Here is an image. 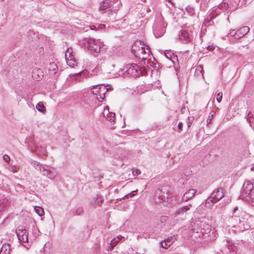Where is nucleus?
<instances>
[{"label": "nucleus", "instance_id": "1", "mask_svg": "<svg viewBox=\"0 0 254 254\" xmlns=\"http://www.w3.org/2000/svg\"><path fill=\"white\" fill-rule=\"evenodd\" d=\"M131 52L135 57L146 60L150 52L148 46L140 41H136L131 47Z\"/></svg>", "mask_w": 254, "mask_h": 254}, {"label": "nucleus", "instance_id": "2", "mask_svg": "<svg viewBox=\"0 0 254 254\" xmlns=\"http://www.w3.org/2000/svg\"><path fill=\"white\" fill-rule=\"evenodd\" d=\"M243 198L249 202L254 203V183L246 181L243 187L241 194Z\"/></svg>", "mask_w": 254, "mask_h": 254}, {"label": "nucleus", "instance_id": "3", "mask_svg": "<svg viewBox=\"0 0 254 254\" xmlns=\"http://www.w3.org/2000/svg\"><path fill=\"white\" fill-rule=\"evenodd\" d=\"M239 212L241 221L239 222L238 231L242 232L250 228L253 216L242 208H239Z\"/></svg>", "mask_w": 254, "mask_h": 254}, {"label": "nucleus", "instance_id": "4", "mask_svg": "<svg viewBox=\"0 0 254 254\" xmlns=\"http://www.w3.org/2000/svg\"><path fill=\"white\" fill-rule=\"evenodd\" d=\"M233 216L229 217L228 219V225L229 227H232L235 229L234 230L235 233L240 232L238 231V226L239 222L241 221V218L239 212V208L238 206L235 207L233 210Z\"/></svg>", "mask_w": 254, "mask_h": 254}, {"label": "nucleus", "instance_id": "5", "mask_svg": "<svg viewBox=\"0 0 254 254\" xmlns=\"http://www.w3.org/2000/svg\"><path fill=\"white\" fill-rule=\"evenodd\" d=\"M85 44L87 45V49L92 55H95L100 52L101 43L98 41L91 38H85Z\"/></svg>", "mask_w": 254, "mask_h": 254}, {"label": "nucleus", "instance_id": "6", "mask_svg": "<svg viewBox=\"0 0 254 254\" xmlns=\"http://www.w3.org/2000/svg\"><path fill=\"white\" fill-rule=\"evenodd\" d=\"M127 72L133 77H136L139 76L140 75L147 73L145 67H139V66L135 64L127 65Z\"/></svg>", "mask_w": 254, "mask_h": 254}, {"label": "nucleus", "instance_id": "7", "mask_svg": "<svg viewBox=\"0 0 254 254\" xmlns=\"http://www.w3.org/2000/svg\"><path fill=\"white\" fill-rule=\"evenodd\" d=\"M105 118L107 121H108L110 125H108V126L111 128H114L115 127V113L113 112H110L108 107H106L104 108V110L102 113V115L100 116V119L103 121V119Z\"/></svg>", "mask_w": 254, "mask_h": 254}, {"label": "nucleus", "instance_id": "8", "mask_svg": "<svg viewBox=\"0 0 254 254\" xmlns=\"http://www.w3.org/2000/svg\"><path fill=\"white\" fill-rule=\"evenodd\" d=\"M224 196L223 189L221 187L215 189L211 193L210 196L206 199V203H209L212 202L214 203L222 198Z\"/></svg>", "mask_w": 254, "mask_h": 254}, {"label": "nucleus", "instance_id": "9", "mask_svg": "<svg viewBox=\"0 0 254 254\" xmlns=\"http://www.w3.org/2000/svg\"><path fill=\"white\" fill-rule=\"evenodd\" d=\"M16 233L19 241L23 243V246L28 248L29 245H24V243H28V233L24 226H20L16 230Z\"/></svg>", "mask_w": 254, "mask_h": 254}, {"label": "nucleus", "instance_id": "10", "mask_svg": "<svg viewBox=\"0 0 254 254\" xmlns=\"http://www.w3.org/2000/svg\"><path fill=\"white\" fill-rule=\"evenodd\" d=\"M40 173L50 179H55L58 175V172L54 167L44 165Z\"/></svg>", "mask_w": 254, "mask_h": 254}, {"label": "nucleus", "instance_id": "11", "mask_svg": "<svg viewBox=\"0 0 254 254\" xmlns=\"http://www.w3.org/2000/svg\"><path fill=\"white\" fill-rule=\"evenodd\" d=\"M65 59L67 64L69 66L72 67L77 64V62L74 58L73 54V50L71 48H68L65 52Z\"/></svg>", "mask_w": 254, "mask_h": 254}, {"label": "nucleus", "instance_id": "12", "mask_svg": "<svg viewBox=\"0 0 254 254\" xmlns=\"http://www.w3.org/2000/svg\"><path fill=\"white\" fill-rule=\"evenodd\" d=\"M217 13L216 11H212L209 14H208L206 17L204 21L203 22L201 30L202 31H206V27H208L209 26H212L214 24L213 21H212L213 19L215 17V16L217 15Z\"/></svg>", "mask_w": 254, "mask_h": 254}, {"label": "nucleus", "instance_id": "13", "mask_svg": "<svg viewBox=\"0 0 254 254\" xmlns=\"http://www.w3.org/2000/svg\"><path fill=\"white\" fill-rule=\"evenodd\" d=\"M176 39L182 43H188L192 41V37L189 33H178Z\"/></svg>", "mask_w": 254, "mask_h": 254}, {"label": "nucleus", "instance_id": "14", "mask_svg": "<svg viewBox=\"0 0 254 254\" xmlns=\"http://www.w3.org/2000/svg\"><path fill=\"white\" fill-rule=\"evenodd\" d=\"M155 25H157V27L155 30L160 32L165 31L167 25V23L165 22L163 17L161 15L157 18Z\"/></svg>", "mask_w": 254, "mask_h": 254}, {"label": "nucleus", "instance_id": "15", "mask_svg": "<svg viewBox=\"0 0 254 254\" xmlns=\"http://www.w3.org/2000/svg\"><path fill=\"white\" fill-rule=\"evenodd\" d=\"M98 91L99 92V97L97 96V100L99 102H102L105 99V94L108 91V88L103 84H98Z\"/></svg>", "mask_w": 254, "mask_h": 254}, {"label": "nucleus", "instance_id": "16", "mask_svg": "<svg viewBox=\"0 0 254 254\" xmlns=\"http://www.w3.org/2000/svg\"><path fill=\"white\" fill-rule=\"evenodd\" d=\"M115 0H104L100 3L99 10H104L109 7H111L112 3L115 2Z\"/></svg>", "mask_w": 254, "mask_h": 254}, {"label": "nucleus", "instance_id": "17", "mask_svg": "<svg viewBox=\"0 0 254 254\" xmlns=\"http://www.w3.org/2000/svg\"><path fill=\"white\" fill-rule=\"evenodd\" d=\"M196 192V190L194 189H190L184 194L182 197L183 200L187 201L189 199H191Z\"/></svg>", "mask_w": 254, "mask_h": 254}, {"label": "nucleus", "instance_id": "18", "mask_svg": "<svg viewBox=\"0 0 254 254\" xmlns=\"http://www.w3.org/2000/svg\"><path fill=\"white\" fill-rule=\"evenodd\" d=\"M239 145L244 149H247L249 147L250 143L247 138L245 136H241L238 140Z\"/></svg>", "mask_w": 254, "mask_h": 254}, {"label": "nucleus", "instance_id": "19", "mask_svg": "<svg viewBox=\"0 0 254 254\" xmlns=\"http://www.w3.org/2000/svg\"><path fill=\"white\" fill-rule=\"evenodd\" d=\"M105 28L104 24H98L97 26L96 25H90L87 26L85 27V32H87L89 30H102Z\"/></svg>", "mask_w": 254, "mask_h": 254}, {"label": "nucleus", "instance_id": "20", "mask_svg": "<svg viewBox=\"0 0 254 254\" xmlns=\"http://www.w3.org/2000/svg\"><path fill=\"white\" fill-rule=\"evenodd\" d=\"M164 55L166 58L171 60L172 63L174 62V60H178L177 56L175 55L171 50H166L164 52Z\"/></svg>", "mask_w": 254, "mask_h": 254}, {"label": "nucleus", "instance_id": "21", "mask_svg": "<svg viewBox=\"0 0 254 254\" xmlns=\"http://www.w3.org/2000/svg\"><path fill=\"white\" fill-rule=\"evenodd\" d=\"M58 70L57 64L55 63H51L49 66V71L50 74L55 75Z\"/></svg>", "mask_w": 254, "mask_h": 254}, {"label": "nucleus", "instance_id": "22", "mask_svg": "<svg viewBox=\"0 0 254 254\" xmlns=\"http://www.w3.org/2000/svg\"><path fill=\"white\" fill-rule=\"evenodd\" d=\"M82 74L83 76L85 77H92L97 74V72L96 70H92L91 72H89L86 70L82 71Z\"/></svg>", "mask_w": 254, "mask_h": 254}, {"label": "nucleus", "instance_id": "23", "mask_svg": "<svg viewBox=\"0 0 254 254\" xmlns=\"http://www.w3.org/2000/svg\"><path fill=\"white\" fill-rule=\"evenodd\" d=\"M202 71H203L202 66L201 65H199L197 66V67L195 69V71L194 75L195 76H197L198 77H200L203 78V74Z\"/></svg>", "mask_w": 254, "mask_h": 254}, {"label": "nucleus", "instance_id": "24", "mask_svg": "<svg viewBox=\"0 0 254 254\" xmlns=\"http://www.w3.org/2000/svg\"><path fill=\"white\" fill-rule=\"evenodd\" d=\"M41 76H43L42 71L41 69H35L32 72V76L35 79H37L40 77Z\"/></svg>", "mask_w": 254, "mask_h": 254}, {"label": "nucleus", "instance_id": "25", "mask_svg": "<svg viewBox=\"0 0 254 254\" xmlns=\"http://www.w3.org/2000/svg\"><path fill=\"white\" fill-rule=\"evenodd\" d=\"M91 92L94 96V98L97 99V96L99 97V92L98 91V85L93 86L90 88Z\"/></svg>", "mask_w": 254, "mask_h": 254}, {"label": "nucleus", "instance_id": "26", "mask_svg": "<svg viewBox=\"0 0 254 254\" xmlns=\"http://www.w3.org/2000/svg\"><path fill=\"white\" fill-rule=\"evenodd\" d=\"M190 209L188 206H184L181 208H179L176 211V214L177 215L184 214L186 211Z\"/></svg>", "mask_w": 254, "mask_h": 254}, {"label": "nucleus", "instance_id": "27", "mask_svg": "<svg viewBox=\"0 0 254 254\" xmlns=\"http://www.w3.org/2000/svg\"><path fill=\"white\" fill-rule=\"evenodd\" d=\"M31 164L36 170L39 171L40 172L41 171L44 165L36 161H32L31 162Z\"/></svg>", "mask_w": 254, "mask_h": 254}, {"label": "nucleus", "instance_id": "28", "mask_svg": "<svg viewBox=\"0 0 254 254\" xmlns=\"http://www.w3.org/2000/svg\"><path fill=\"white\" fill-rule=\"evenodd\" d=\"M119 241L117 239V238H114L111 241L110 243V246H109L107 249L108 251L111 250L114 248L115 246H116Z\"/></svg>", "mask_w": 254, "mask_h": 254}, {"label": "nucleus", "instance_id": "29", "mask_svg": "<svg viewBox=\"0 0 254 254\" xmlns=\"http://www.w3.org/2000/svg\"><path fill=\"white\" fill-rule=\"evenodd\" d=\"M36 108L37 110H38L40 112L44 113L46 110L45 107L44 106L42 103L39 102L38 103L36 106Z\"/></svg>", "mask_w": 254, "mask_h": 254}, {"label": "nucleus", "instance_id": "30", "mask_svg": "<svg viewBox=\"0 0 254 254\" xmlns=\"http://www.w3.org/2000/svg\"><path fill=\"white\" fill-rule=\"evenodd\" d=\"M103 202L102 197L100 196H97L96 200L91 202V203L93 205H100Z\"/></svg>", "mask_w": 254, "mask_h": 254}, {"label": "nucleus", "instance_id": "31", "mask_svg": "<svg viewBox=\"0 0 254 254\" xmlns=\"http://www.w3.org/2000/svg\"><path fill=\"white\" fill-rule=\"evenodd\" d=\"M34 209L36 212L40 216H42L44 215V209L39 206H35L34 207Z\"/></svg>", "mask_w": 254, "mask_h": 254}, {"label": "nucleus", "instance_id": "32", "mask_svg": "<svg viewBox=\"0 0 254 254\" xmlns=\"http://www.w3.org/2000/svg\"><path fill=\"white\" fill-rule=\"evenodd\" d=\"M160 247L165 249H167L170 246V243H166L164 240L160 242Z\"/></svg>", "mask_w": 254, "mask_h": 254}, {"label": "nucleus", "instance_id": "33", "mask_svg": "<svg viewBox=\"0 0 254 254\" xmlns=\"http://www.w3.org/2000/svg\"><path fill=\"white\" fill-rule=\"evenodd\" d=\"M234 39H239L245 36L243 33H235L233 35H231Z\"/></svg>", "mask_w": 254, "mask_h": 254}, {"label": "nucleus", "instance_id": "34", "mask_svg": "<svg viewBox=\"0 0 254 254\" xmlns=\"http://www.w3.org/2000/svg\"><path fill=\"white\" fill-rule=\"evenodd\" d=\"M215 115V112L214 111H211L210 113V115L207 121V124H209L211 123L212 119H213L214 116Z\"/></svg>", "mask_w": 254, "mask_h": 254}, {"label": "nucleus", "instance_id": "35", "mask_svg": "<svg viewBox=\"0 0 254 254\" xmlns=\"http://www.w3.org/2000/svg\"><path fill=\"white\" fill-rule=\"evenodd\" d=\"M84 212V210L82 207H78L75 210V214L77 215H82Z\"/></svg>", "mask_w": 254, "mask_h": 254}, {"label": "nucleus", "instance_id": "36", "mask_svg": "<svg viewBox=\"0 0 254 254\" xmlns=\"http://www.w3.org/2000/svg\"><path fill=\"white\" fill-rule=\"evenodd\" d=\"M250 28L248 26H243L241 27L238 31L239 32H249L250 31Z\"/></svg>", "mask_w": 254, "mask_h": 254}, {"label": "nucleus", "instance_id": "37", "mask_svg": "<svg viewBox=\"0 0 254 254\" xmlns=\"http://www.w3.org/2000/svg\"><path fill=\"white\" fill-rule=\"evenodd\" d=\"M137 190L132 191L130 193H129V194L126 195L125 196V197L126 198H128L129 197H131L132 196H133L134 195H135V194L137 193Z\"/></svg>", "mask_w": 254, "mask_h": 254}, {"label": "nucleus", "instance_id": "38", "mask_svg": "<svg viewBox=\"0 0 254 254\" xmlns=\"http://www.w3.org/2000/svg\"><path fill=\"white\" fill-rule=\"evenodd\" d=\"M223 94L222 92H219L217 95L216 100L218 102L220 103L222 99Z\"/></svg>", "mask_w": 254, "mask_h": 254}, {"label": "nucleus", "instance_id": "39", "mask_svg": "<svg viewBox=\"0 0 254 254\" xmlns=\"http://www.w3.org/2000/svg\"><path fill=\"white\" fill-rule=\"evenodd\" d=\"M166 243L169 242L170 243V246L173 244L174 242V239L172 237H169L167 239H164Z\"/></svg>", "mask_w": 254, "mask_h": 254}, {"label": "nucleus", "instance_id": "40", "mask_svg": "<svg viewBox=\"0 0 254 254\" xmlns=\"http://www.w3.org/2000/svg\"><path fill=\"white\" fill-rule=\"evenodd\" d=\"M141 173L140 171L138 169H134L132 170V174L134 176H138Z\"/></svg>", "mask_w": 254, "mask_h": 254}, {"label": "nucleus", "instance_id": "41", "mask_svg": "<svg viewBox=\"0 0 254 254\" xmlns=\"http://www.w3.org/2000/svg\"><path fill=\"white\" fill-rule=\"evenodd\" d=\"M187 10L191 15H192L194 13V9L192 8H187Z\"/></svg>", "mask_w": 254, "mask_h": 254}, {"label": "nucleus", "instance_id": "42", "mask_svg": "<svg viewBox=\"0 0 254 254\" xmlns=\"http://www.w3.org/2000/svg\"><path fill=\"white\" fill-rule=\"evenodd\" d=\"M3 159L6 162H8L10 161V157L6 154L3 156Z\"/></svg>", "mask_w": 254, "mask_h": 254}, {"label": "nucleus", "instance_id": "43", "mask_svg": "<svg viewBox=\"0 0 254 254\" xmlns=\"http://www.w3.org/2000/svg\"><path fill=\"white\" fill-rule=\"evenodd\" d=\"M154 35L157 38H158L159 37H161L163 35L162 33H158V32L154 33Z\"/></svg>", "mask_w": 254, "mask_h": 254}, {"label": "nucleus", "instance_id": "44", "mask_svg": "<svg viewBox=\"0 0 254 254\" xmlns=\"http://www.w3.org/2000/svg\"><path fill=\"white\" fill-rule=\"evenodd\" d=\"M207 49L209 51H212L214 49V47H213V46L212 45H210V46H208L207 47Z\"/></svg>", "mask_w": 254, "mask_h": 254}, {"label": "nucleus", "instance_id": "45", "mask_svg": "<svg viewBox=\"0 0 254 254\" xmlns=\"http://www.w3.org/2000/svg\"><path fill=\"white\" fill-rule=\"evenodd\" d=\"M117 239L120 241H125V238L124 237H122L121 236H118L117 237Z\"/></svg>", "mask_w": 254, "mask_h": 254}, {"label": "nucleus", "instance_id": "46", "mask_svg": "<svg viewBox=\"0 0 254 254\" xmlns=\"http://www.w3.org/2000/svg\"><path fill=\"white\" fill-rule=\"evenodd\" d=\"M11 170L14 173L17 172L16 168L15 166L12 167Z\"/></svg>", "mask_w": 254, "mask_h": 254}, {"label": "nucleus", "instance_id": "47", "mask_svg": "<svg viewBox=\"0 0 254 254\" xmlns=\"http://www.w3.org/2000/svg\"><path fill=\"white\" fill-rule=\"evenodd\" d=\"M178 128L180 129H181L182 127H183V124L181 122H180L179 124H178Z\"/></svg>", "mask_w": 254, "mask_h": 254}, {"label": "nucleus", "instance_id": "48", "mask_svg": "<svg viewBox=\"0 0 254 254\" xmlns=\"http://www.w3.org/2000/svg\"><path fill=\"white\" fill-rule=\"evenodd\" d=\"M33 231H34V232L35 234H36L37 233L39 232V231H38L37 229L35 228V227H34V230Z\"/></svg>", "mask_w": 254, "mask_h": 254}, {"label": "nucleus", "instance_id": "49", "mask_svg": "<svg viewBox=\"0 0 254 254\" xmlns=\"http://www.w3.org/2000/svg\"><path fill=\"white\" fill-rule=\"evenodd\" d=\"M161 221L162 222H163V221H166V217H162L161 218Z\"/></svg>", "mask_w": 254, "mask_h": 254}, {"label": "nucleus", "instance_id": "50", "mask_svg": "<svg viewBox=\"0 0 254 254\" xmlns=\"http://www.w3.org/2000/svg\"><path fill=\"white\" fill-rule=\"evenodd\" d=\"M116 1L118 3V4H121V2L119 0H116Z\"/></svg>", "mask_w": 254, "mask_h": 254}, {"label": "nucleus", "instance_id": "51", "mask_svg": "<svg viewBox=\"0 0 254 254\" xmlns=\"http://www.w3.org/2000/svg\"><path fill=\"white\" fill-rule=\"evenodd\" d=\"M146 11L147 12H149L151 11V10H150V9L149 7H147V9H146Z\"/></svg>", "mask_w": 254, "mask_h": 254}, {"label": "nucleus", "instance_id": "52", "mask_svg": "<svg viewBox=\"0 0 254 254\" xmlns=\"http://www.w3.org/2000/svg\"><path fill=\"white\" fill-rule=\"evenodd\" d=\"M252 116V114L251 113H249L248 114V118H251Z\"/></svg>", "mask_w": 254, "mask_h": 254}, {"label": "nucleus", "instance_id": "53", "mask_svg": "<svg viewBox=\"0 0 254 254\" xmlns=\"http://www.w3.org/2000/svg\"><path fill=\"white\" fill-rule=\"evenodd\" d=\"M117 11V10L114 9V11H115V13Z\"/></svg>", "mask_w": 254, "mask_h": 254}, {"label": "nucleus", "instance_id": "54", "mask_svg": "<svg viewBox=\"0 0 254 254\" xmlns=\"http://www.w3.org/2000/svg\"><path fill=\"white\" fill-rule=\"evenodd\" d=\"M0 0V1H3L4 0Z\"/></svg>", "mask_w": 254, "mask_h": 254}, {"label": "nucleus", "instance_id": "55", "mask_svg": "<svg viewBox=\"0 0 254 254\" xmlns=\"http://www.w3.org/2000/svg\"><path fill=\"white\" fill-rule=\"evenodd\" d=\"M168 1H169V2H170V1L169 0H168Z\"/></svg>", "mask_w": 254, "mask_h": 254}, {"label": "nucleus", "instance_id": "56", "mask_svg": "<svg viewBox=\"0 0 254 254\" xmlns=\"http://www.w3.org/2000/svg\"><path fill=\"white\" fill-rule=\"evenodd\" d=\"M168 1H169V2H170V1L169 0H168Z\"/></svg>", "mask_w": 254, "mask_h": 254}]
</instances>
